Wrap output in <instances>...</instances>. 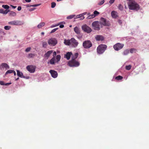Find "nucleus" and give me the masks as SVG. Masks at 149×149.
<instances>
[{"label": "nucleus", "instance_id": "obj_1", "mask_svg": "<svg viewBox=\"0 0 149 149\" xmlns=\"http://www.w3.org/2000/svg\"><path fill=\"white\" fill-rule=\"evenodd\" d=\"M128 8L130 10H138L140 9V7L134 1L129 0L127 2Z\"/></svg>", "mask_w": 149, "mask_h": 149}, {"label": "nucleus", "instance_id": "obj_2", "mask_svg": "<svg viewBox=\"0 0 149 149\" xmlns=\"http://www.w3.org/2000/svg\"><path fill=\"white\" fill-rule=\"evenodd\" d=\"M107 46L105 45H100L97 48V52L98 53L101 54L103 53L106 49Z\"/></svg>", "mask_w": 149, "mask_h": 149}, {"label": "nucleus", "instance_id": "obj_3", "mask_svg": "<svg viewBox=\"0 0 149 149\" xmlns=\"http://www.w3.org/2000/svg\"><path fill=\"white\" fill-rule=\"evenodd\" d=\"M100 23L99 21H95L92 23V26L95 30L99 31L100 30Z\"/></svg>", "mask_w": 149, "mask_h": 149}, {"label": "nucleus", "instance_id": "obj_4", "mask_svg": "<svg viewBox=\"0 0 149 149\" xmlns=\"http://www.w3.org/2000/svg\"><path fill=\"white\" fill-rule=\"evenodd\" d=\"M68 65L72 67H78L80 63L79 62L76 60H70L68 63Z\"/></svg>", "mask_w": 149, "mask_h": 149}, {"label": "nucleus", "instance_id": "obj_5", "mask_svg": "<svg viewBox=\"0 0 149 149\" xmlns=\"http://www.w3.org/2000/svg\"><path fill=\"white\" fill-rule=\"evenodd\" d=\"M92 44L91 42L89 40H86L83 43V46L84 48L88 49L91 47Z\"/></svg>", "mask_w": 149, "mask_h": 149}, {"label": "nucleus", "instance_id": "obj_6", "mask_svg": "<svg viewBox=\"0 0 149 149\" xmlns=\"http://www.w3.org/2000/svg\"><path fill=\"white\" fill-rule=\"evenodd\" d=\"M24 24L23 22L18 20H14L8 22L9 24L14 25H21Z\"/></svg>", "mask_w": 149, "mask_h": 149}, {"label": "nucleus", "instance_id": "obj_7", "mask_svg": "<svg viewBox=\"0 0 149 149\" xmlns=\"http://www.w3.org/2000/svg\"><path fill=\"white\" fill-rule=\"evenodd\" d=\"M81 28L82 30L87 33H89L92 31L91 28L86 24L82 26Z\"/></svg>", "mask_w": 149, "mask_h": 149}, {"label": "nucleus", "instance_id": "obj_8", "mask_svg": "<svg viewBox=\"0 0 149 149\" xmlns=\"http://www.w3.org/2000/svg\"><path fill=\"white\" fill-rule=\"evenodd\" d=\"M100 23L101 27H102V25L104 26H109V24L107 22L106 19L103 17H101L100 19V21L99 22Z\"/></svg>", "mask_w": 149, "mask_h": 149}, {"label": "nucleus", "instance_id": "obj_9", "mask_svg": "<svg viewBox=\"0 0 149 149\" xmlns=\"http://www.w3.org/2000/svg\"><path fill=\"white\" fill-rule=\"evenodd\" d=\"M57 43V40L54 38H51L48 40V43L51 45L54 46Z\"/></svg>", "mask_w": 149, "mask_h": 149}, {"label": "nucleus", "instance_id": "obj_10", "mask_svg": "<svg viewBox=\"0 0 149 149\" xmlns=\"http://www.w3.org/2000/svg\"><path fill=\"white\" fill-rule=\"evenodd\" d=\"M36 68V67L33 65H29L26 67L27 70L31 73H34L35 72Z\"/></svg>", "mask_w": 149, "mask_h": 149}, {"label": "nucleus", "instance_id": "obj_11", "mask_svg": "<svg viewBox=\"0 0 149 149\" xmlns=\"http://www.w3.org/2000/svg\"><path fill=\"white\" fill-rule=\"evenodd\" d=\"M124 46V45L120 43H117L116 44L113 46V48L115 50L118 51L123 48Z\"/></svg>", "mask_w": 149, "mask_h": 149}, {"label": "nucleus", "instance_id": "obj_12", "mask_svg": "<svg viewBox=\"0 0 149 149\" xmlns=\"http://www.w3.org/2000/svg\"><path fill=\"white\" fill-rule=\"evenodd\" d=\"M70 42L71 45L74 47H77L79 44L78 42L74 38H72L70 39Z\"/></svg>", "mask_w": 149, "mask_h": 149}, {"label": "nucleus", "instance_id": "obj_13", "mask_svg": "<svg viewBox=\"0 0 149 149\" xmlns=\"http://www.w3.org/2000/svg\"><path fill=\"white\" fill-rule=\"evenodd\" d=\"M49 72L53 77L56 78L57 77L58 73L57 72L54 70H50Z\"/></svg>", "mask_w": 149, "mask_h": 149}, {"label": "nucleus", "instance_id": "obj_14", "mask_svg": "<svg viewBox=\"0 0 149 149\" xmlns=\"http://www.w3.org/2000/svg\"><path fill=\"white\" fill-rule=\"evenodd\" d=\"M72 55V53L71 52H68L64 55V57L66 58L68 60L70 59L71 56Z\"/></svg>", "mask_w": 149, "mask_h": 149}, {"label": "nucleus", "instance_id": "obj_15", "mask_svg": "<svg viewBox=\"0 0 149 149\" xmlns=\"http://www.w3.org/2000/svg\"><path fill=\"white\" fill-rule=\"evenodd\" d=\"M95 38L97 41H102L104 39V37L101 35H97L95 36Z\"/></svg>", "mask_w": 149, "mask_h": 149}, {"label": "nucleus", "instance_id": "obj_16", "mask_svg": "<svg viewBox=\"0 0 149 149\" xmlns=\"http://www.w3.org/2000/svg\"><path fill=\"white\" fill-rule=\"evenodd\" d=\"M111 15L113 18H115L118 17L117 13L114 11H113L111 12Z\"/></svg>", "mask_w": 149, "mask_h": 149}, {"label": "nucleus", "instance_id": "obj_17", "mask_svg": "<svg viewBox=\"0 0 149 149\" xmlns=\"http://www.w3.org/2000/svg\"><path fill=\"white\" fill-rule=\"evenodd\" d=\"M53 52L52 50H50L48 51L44 54L45 57H47L48 58L50 54Z\"/></svg>", "mask_w": 149, "mask_h": 149}, {"label": "nucleus", "instance_id": "obj_18", "mask_svg": "<svg viewBox=\"0 0 149 149\" xmlns=\"http://www.w3.org/2000/svg\"><path fill=\"white\" fill-rule=\"evenodd\" d=\"M79 54L78 53H75L72 55V59L71 60H76L75 59L77 58Z\"/></svg>", "mask_w": 149, "mask_h": 149}, {"label": "nucleus", "instance_id": "obj_19", "mask_svg": "<svg viewBox=\"0 0 149 149\" xmlns=\"http://www.w3.org/2000/svg\"><path fill=\"white\" fill-rule=\"evenodd\" d=\"M64 44L67 45H71L70 39L66 40L65 39L64 42Z\"/></svg>", "mask_w": 149, "mask_h": 149}, {"label": "nucleus", "instance_id": "obj_20", "mask_svg": "<svg viewBox=\"0 0 149 149\" xmlns=\"http://www.w3.org/2000/svg\"><path fill=\"white\" fill-rule=\"evenodd\" d=\"M17 76L21 78H25V77L23 76L22 72H20L19 70H17Z\"/></svg>", "mask_w": 149, "mask_h": 149}, {"label": "nucleus", "instance_id": "obj_21", "mask_svg": "<svg viewBox=\"0 0 149 149\" xmlns=\"http://www.w3.org/2000/svg\"><path fill=\"white\" fill-rule=\"evenodd\" d=\"M74 30L75 32L77 34H79L80 33L79 29L77 27H75L74 28Z\"/></svg>", "mask_w": 149, "mask_h": 149}, {"label": "nucleus", "instance_id": "obj_22", "mask_svg": "<svg viewBox=\"0 0 149 149\" xmlns=\"http://www.w3.org/2000/svg\"><path fill=\"white\" fill-rule=\"evenodd\" d=\"M45 25V23L44 22H42L39 24L38 26L37 27L38 29L41 28L42 27H43Z\"/></svg>", "mask_w": 149, "mask_h": 149}, {"label": "nucleus", "instance_id": "obj_23", "mask_svg": "<svg viewBox=\"0 0 149 149\" xmlns=\"http://www.w3.org/2000/svg\"><path fill=\"white\" fill-rule=\"evenodd\" d=\"M55 58H52L50 61L49 62H48V63H49L51 65H54L55 63Z\"/></svg>", "mask_w": 149, "mask_h": 149}, {"label": "nucleus", "instance_id": "obj_24", "mask_svg": "<svg viewBox=\"0 0 149 149\" xmlns=\"http://www.w3.org/2000/svg\"><path fill=\"white\" fill-rule=\"evenodd\" d=\"M1 66L3 67L6 68H9V67L8 65L5 63H2L1 65Z\"/></svg>", "mask_w": 149, "mask_h": 149}, {"label": "nucleus", "instance_id": "obj_25", "mask_svg": "<svg viewBox=\"0 0 149 149\" xmlns=\"http://www.w3.org/2000/svg\"><path fill=\"white\" fill-rule=\"evenodd\" d=\"M8 14L9 16H14L16 15V13L13 11H11Z\"/></svg>", "mask_w": 149, "mask_h": 149}, {"label": "nucleus", "instance_id": "obj_26", "mask_svg": "<svg viewBox=\"0 0 149 149\" xmlns=\"http://www.w3.org/2000/svg\"><path fill=\"white\" fill-rule=\"evenodd\" d=\"M123 79V77L120 75L118 76L115 77V79L117 80H120Z\"/></svg>", "mask_w": 149, "mask_h": 149}, {"label": "nucleus", "instance_id": "obj_27", "mask_svg": "<svg viewBox=\"0 0 149 149\" xmlns=\"http://www.w3.org/2000/svg\"><path fill=\"white\" fill-rule=\"evenodd\" d=\"M35 56V54H34L30 53L29 54L28 58H32L34 57Z\"/></svg>", "mask_w": 149, "mask_h": 149}, {"label": "nucleus", "instance_id": "obj_28", "mask_svg": "<svg viewBox=\"0 0 149 149\" xmlns=\"http://www.w3.org/2000/svg\"><path fill=\"white\" fill-rule=\"evenodd\" d=\"M129 53V50L126 49L123 52V54L124 55H127Z\"/></svg>", "mask_w": 149, "mask_h": 149}, {"label": "nucleus", "instance_id": "obj_29", "mask_svg": "<svg viewBox=\"0 0 149 149\" xmlns=\"http://www.w3.org/2000/svg\"><path fill=\"white\" fill-rule=\"evenodd\" d=\"M118 8L121 11L123 10V6L121 4L119 5L118 6Z\"/></svg>", "mask_w": 149, "mask_h": 149}, {"label": "nucleus", "instance_id": "obj_30", "mask_svg": "<svg viewBox=\"0 0 149 149\" xmlns=\"http://www.w3.org/2000/svg\"><path fill=\"white\" fill-rule=\"evenodd\" d=\"M42 47H43L46 48L47 46V43L46 42H42Z\"/></svg>", "mask_w": 149, "mask_h": 149}, {"label": "nucleus", "instance_id": "obj_31", "mask_svg": "<svg viewBox=\"0 0 149 149\" xmlns=\"http://www.w3.org/2000/svg\"><path fill=\"white\" fill-rule=\"evenodd\" d=\"M13 70H8L5 73V75H6L8 74H10L12 73L13 72Z\"/></svg>", "mask_w": 149, "mask_h": 149}, {"label": "nucleus", "instance_id": "obj_32", "mask_svg": "<svg viewBox=\"0 0 149 149\" xmlns=\"http://www.w3.org/2000/svg\"><path fill=\"white\" fill-rule=\"evenodd\" d=\"M40 5H41V4H35V5H30V6H29V5H27V7H30L31 6H32V7H36V6H39Z\"/></svg>", "mask_w": 149, "mask_h": 149}, {"label": "nucleus", "instance_id": "obj_33", "mask_svg": "<svg viewBox=\"0 0 149 149\" xmlns=\"http://www.w3.org/2000/svg\"><path fill=\"white\" fill-rule=\"evenodd\" d=\"M2 7L5 9H8L9 8V6L7 5H3L2 6Z\"/></svg>", "mask_w": 149, "mask_h": 149}, {"label": "nucleus", "instance_id": "obj_34", "mask_svg": "<svg viewBox=\"0 0 149 149\" xmlns=\"http://www.w3.org/2000/svg\"><path fill=\"white\" fill-rule=\"evenodd\" d=\"M130 52L131 53H133L134 52H136V50L134 48H132L130 49Z\"/></svg>", "mask_w": 149, "mask_h": 149}, {"label": "nucleus", "instance_id": "obj_35", "mask_svg": "<svg viewBox=\"0 0 149 149\" xmlns=\"http://www.w3.org/2000/svg\"><path fill=\"white\" fill-rule=\"evenodd\" d=\"M131 68V66L130 65H127L125 67V68L126 70H130Z\"/></svg>", "mask_w": 149, "mask_h": 149}, {"label": "nucleus", "instance_id": "obj_36", "mask_svg": "<svg viewBox=\"0 0 149 149\" xmlns=\"http://www.w3.org/2000/svg\"><path fill=\"white\" fill-rule=\"evenodd\" d=\"M61 56L60 55H57L56 56V59L57 60V62L59 61L61 59Z\"/></svg>", "mask_w": 149, "mask_h": 149}, {"label": "nucleus", "instance_id": "obj_37", "mask_svg": "<svg viewBox=\"0 0 149 149\" xmlns=\"http://www.w3.org/2000/svg\"><path fill=\"white\" fill-rule=\"evenodd\" d=\"M75 15H70L68 16L67 17V19H71L73 18L74 17Z\"/></svg>", "mask_w": 149, "mask_h": 149}, {"label": "nucleus", "instance_id": "obj_38", "mask_svg": "<svg viewBox=\"0 0 149 149\" xmlns=\"http://www.w3.org/2000/svg\"><path fill=\"white\" fill-rule=\"evenodd\" d=\"M4 29L6 30H9L10 29L11 27L10 26H5L4 27Z\"/></svg>", "mask_w": 149, "mask_h": 149}, {"label": "nucleus", "instance_id": "obj_39", "mask_svg": "<svg viewBox=\"0 0 149 149\" xmlns=\"http://www.w3.org/2000/svg\"><path fill=\"white\" fill-rule=\"evenodd\" d=\"M56 4L55 2H53L51 3V7L54 8L56 6Z\"/></svg>", "mask_w": 149, "mask_h": 149}, {"label": "nucleus", "instance_id": "obj_40", "mask_svg": "<svg viewBox=\"0 0 149 149\" xmlns=\"http://www.w3.org/2000/svg\"><path fill=\"white\" fill-rule=\"evenodd\" d=\"M31 49V48L30 47H29L27 48L25 50V51L26 52H29Z\"/></svg>", "mask_w": 149, "mask_h": 149}, {"label": "nucleus", "instance_id": "obj_41", "mask_svg": "<svg viewBox=\"0 0 149 149\" xmlns=\"http://www.w3.org/2000/svg\"><path fill=\"white\" fill-rule=\"evenodd\" d=\"M99 14V12L96 10L95 11L93 12V14L95 15V16L98 15Z\"/></svg>", "mask_w": 149, "mask_h": 149}, {"label": "nucleus", "instance_id": "obj_42", "mask_svg": "<svg viewBox=\"0 0 149 149\" xmlns=\"http://www.w3.org/2000/svg\"><path fill=\"white\" fill-rule=\"evenodd\" d=\"M58 29V28H56L55 29H53L50 32V33H54V32H55Z\"/></svg>", "mask_w": 149, "mask_h": 149}, {"label": "nucleus", "instance_id": "obj_43", "mask_svg": "<svg viewBox=\"0 0 149 149\" xmlns=\"http://www.w3.org/2000/svg\"><path fill=\"white\" fill-rule=\"evenodd\" d=\"M104 2V0H102L98 3V4L100 5H102L103 4Z\"/></svg>", "mask_w": 149, "mask_h": 149}, {"label": "nucleus", "instance_id": "obj_44", "mask_svg": "<svg viewBox=\"0 0 149 149\" xmlns=\"http://www.w3.org/2000/svg\"><path fill=\"white\" fill-rule=\"evenodd\" d=\"M9 11V10H3V14H7L8 12Z\"/></svg>", "mask_w": 149, "mask_h": 149}, {"label": "nucleus", "instance_id": "obj_45", "mask_svg": "<svg viewBox=\"0 0 149 149\" xmlns=\"http://www.w3.org/2000/svg\"><path fill=\"white\" fill-rule=\"evenodd\" d=\"M0 84L1 85H5V84L4 83L3 81H0Z\"/></svg>", "mask_w": 149, "mask_h": 149}, {"label": "nucleus", "instance_id": "obj_46", "mask_svg": "<svg viewBox=\"0 0 149 149\" xmlns=\"http://www.w3.org/2000/svg\"><path fill=\"white\" fill-rule=\"evenodd\" d=\"M115 0H110L109 1V3L111 4L113 3L114 1Z\"/></svg>", "mask_w": 149, "mask_h": 149}, {"label": "nucleus", "instance_id": "obj_47", "mask_svg": "<svg viewBox=\"0 0 149 149\" xmlns=\"http://www.w3.org/2000/svg\"><path fill=\"white\" fill-rule=\"evenodd\" d=\"M21 9H22V8H21V6H19L18 7V8H17V10L18 11L20 10H21Z\"/></svg>", "mask_w": 149, "mask_h": 149}, {"label": "nucleus", "instance_id": "obj_48", "mask_svg": "<svg viewBox=\"0 0 149 149\" xmlns=\"http://www.w3.org/2000/svg\"><path fill=\"white\" fill-rule=\"evenodd\" d=\"M81 16H82V15H81V14L78 15L77 16V18H80V17H81Z\"/></svg>", "mask_w": 149, "mask_h": 149}, {"label": "nucleus", "instance_id": "obj_49", "mask_svg": "<svg viewBox=\"0 0 149 149\" xmlns=\"http://www.w3.org/2000/svg\"><path fill=\"white\" fill-rule=\"evenodd\" d=\"M91 15L92 18H93L95 17V15H94V14Z\"/></svg>", "mask_w": 149, "mask_h": 149}, {"label": "nucleus", "instance_id": "obj_50", "mask_svg": "<svg viewBox=\"0 0 149 149\" xmlns=\"http://www.w3.org/2000/svg\"><path fill=\"white\" fill-rule=\"evenodd\" d=\"M56 55V52H54L53 53V56H55Z\"/></svg>", "mask_w": 149, "mask_h": 149}, {"label": "nucleus", "instance_id": "obj_51", "mask_svg": "<svg viewBox=\"0 0 149 149\" xmlns=\"http://www.w3.org/2000/svg\"><path fill=\"white\" fill-rule=\"evenodd\" d=\"M81 18H80V19L81 20H82L83 19H84L85 17L84 16H81V17H80Z\"/></svg>", "mask_w": 149, "mask_h": 149}, {"label": "nucleus", "instance_id": "obj_52", "mask_svg": "<svg viewBox=\"0 0 149 149\" xmlns=\"http://www.w3.org/2000/svg\"><path fill=\"white\" fill-rule=\"evenodd\" d=\"M87 18L88 19H91L92 18L91 17V15H89L87 17Z\"/></svg>", "mask_w": 149, "mask_h": 149}, {"label": "nucleus", "instance_id": "obj_53", "mask_svg": "<svg viewBox=\"0 0 149 149\" xmlns=\"http://www.w3.org/2000/svg\"><path fill=\"white\" fill-rule=\"evenodd\" d=\"M11 84V83H7L5 84V85L6 86H8V85L10 84Z\"/></svg>", "mask_w": 149, "mask_h": 149}, {"label": "nucleus", "instance_id": "obj_54", "mask_svg": "<svg viewBox=\"0 0 149 149\" xmlns=\"http://www.w3.org/2000/svg\"><path fill=\"white\" fill-rule=\"evenodd\" d=\"M3 10L2 9H0V13H3Z\"/></svg>", "mask_w": 149, "mask_h": 149}, {"label": "nucleus", "instance_id": "obj_55", "mask_svg": "<svg viewBox=\"0 0 149 149\" xmlns=\"http://www.w3.org/2000/svg\"><path fill=\"white\" fill-rule=\"evenodd\" d=\"M64 27V26L63 25H61L59 26V27L60 28H63Z\"/></svg>", "mask_w": 149, "mask_h": 149}, {"label": "nucleus", "instance_id": "obj_56", "mask_svg": "<svg viewBox=\"0 0 149 149\" xmlns=\"http://www.w3.org/2000/svg\"><path fill=\"white\" fill-rule=\"evenodd\" d=\"M11 6L13 8L15 9L16 7V6H14L13 5H11Z\"/></svg>", "mask_w": 149, "mask_h": 149}, {"label": "nucleus", "instance_id": "obj_57", "mask_svg": "<svg viewBox=\"0 0 149 149\" xmlns=\"http://www.w3.org/2000/svg\"><path fill=\"white\" fill-rule=\"evenodd\" d=\"M35 9H36V8H31L29 10L30 11H33V10H34Z\"/></svg>", "mask_w": 149, "mask_h": 149}, {"label": "nucleus", "instance_id": "obj_58", "mask_svg": "<svg viewBox=\"0 0 149 149\" xmlns=\"http://www.w3.org/2000/svg\"><path fill=\"white\" fill-rule=\"evenodd\" d=\"M31 0H25V1L27 2H30Z\"/></svg>", "mask_w": 149, "mask_h": 149}, {"label": "nucleus", "instance_id": "obj_59", "mask_svg": "<svg viewBox=\"0 0 149 149\" xmlns=\"http://www.w3.org/2000/svg\"><path fill=\"white\" fill-rule=\"evenodd\" d=\"M14 73V75L15 76L16 75V73L15 71L13 70V72Z\"/></svg>", "mask_w": 149, "mask_h": 149}, {"label": "nucleus", "instance_id": "obj_60", "mask_svg": "<svg viewBox=\"0 0 149 149\" xmlns=\"http://www.w3.org/2000/svg\"><path fill=\"white\" fill-rule=\"evenodd\" d=\"M86 13L85 12V13H82L81 15H82V16H83V15H85V14H86Z\"/></svg>", "mask_w": 149, "mask_h": 149}, {"label": "nucleus", "instance_id": "obj_61", "mask_svg": "<svg viewBox=\"0 0 149 149\" xmlns=\"http://www.w3.org/2000/svg\"><path fill=\"white\" fill-rule=\"evenodd\" d=\"M118 22L120 23H121L122 22H121V20H119L118 21Z\"/></svg>", "mask_w": 149, "mask_h": 149}, {"label": "nucleus", "instance_id": "obj_62", "mask_svg": "<svg viewBox=\"0 0 149 149\" xmlns=\"http://www.w3.org/2000/svg\"><path fill=\"white\" fill-rule=\"evenodd\" d=\"M41 34L42 35H44V32H42L41 33Z\"/></svg>", "mask_w": 149, "mask_h": 149}, {"label": "nucleus", "instance_id": "obj_63", "mask_svg": "<svg viewBox=\"0 0 149 149\" xmlns=\"http://www.w3.org/2000/svg\"><path fill=\"white\" fill-rule=\"evenodd\" d=\"M19 79V77H18V78H17V79H16V80H18V79Z\"/></svg>", "mask_w": 149, "mask_h": 149}, {"label": "nucleus", "instance_id": "obj_64", "mask_svg": "<svg viewBox=\"0 0 149 149\" xmlns=\"http://www.w3.org/2000/svg\"><path fill=\"white\" fill-rule=\"evenodd\" d=\"M1 49H0V52L1 51Z\"/></svg>", "mask_w": 149, "mask_h": 149}]
</instances>
